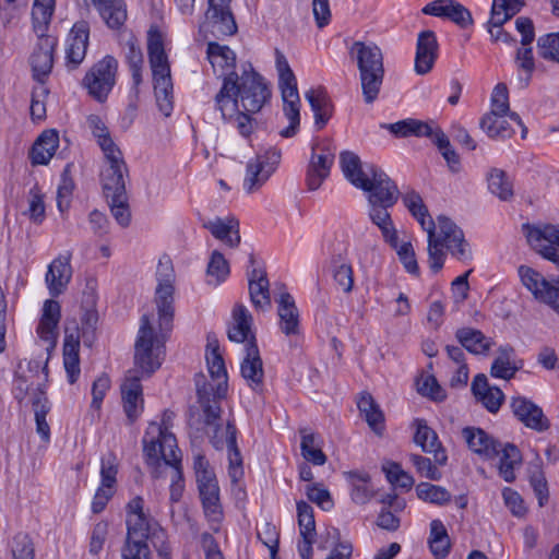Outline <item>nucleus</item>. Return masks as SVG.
Returning <instances> with one entry per match:
<instances>
[{"instance_id": "42", "label": "nucleus", "mask_w": 559, "mask_h": 559, "mask_svg": "<svg viewBox=\"0 0 559 559\" xmlns=\"http://www.w3.org/2000/svg\"><path fill=\"white\" fill-rule=\"evenodd\" d=\"M341 168L346 179L356 188L364 187V181L368 178V167H362L360 158L353 152H342L340 155ZM372 164H370L371 166Z\"/></svg>"}, {"instance_id": "6", "label": "nucleus", "mask_w": 559, "mask_h": 559, "mask_svg": "<svg viewBox=\"0 0 559 559\" xmlns=\"http://www.w3.org/2000/svg\"><path fill=\"white\" fill-rule=\"evenodd\" d=\"M348 53L356 61L364 100L372 104L380 93L384 66L381 49L372 41H354Z\"/></svg>"}, {"instance_id": "21", "label": "nucleus", "mask_w": 559, "mask_h": 559, "mask_svg": "<svg viewBox=\"0 0 559 559\" xmlns=\"http://www.w3.org/2000/svg\"><path fill=\"white\" fill-rule=\"evenodd\" d=\"M80 330L75 322L71 326L70 323L64 328V343H63V365L67 371L69 383L76 382L80 376Z\"/></svg>"}, {"instance_id": "51", "label": "nucleus", "mask_w": 559, "mask_h": 559, "mask_svg": "<svg viewBox=\"0 0 559 559\" xmlns=\"http://www.w3.org/2000/svg\"><path fill=\"white\" fill-rule=\"evenodd\" d=\"M515 64L519 71V85L525 88L528 86L535 70L533 49L530 45L523 46L516 50Z\"/></svg>"}, {"instance_id": "64", "label": "nucleus", "mask_w": 559, "mask_h": 559, "mask_svg": "<svg viewBox=\"0 0 559 559\" xmlns=\"http://www.w3.org/2000/svg\"><path fill=\"white\" fill-rule=\"evenodd\" d=\"M297 518L300 536H317L313 508L305 502H297Z\"/></svg>"}, {"instance_id": "52", "label": "nucleus", "mask_w": 559, "mask_h": 559, "mask_svg": "<svg viewBox=\"0 0 559 559\" xmlns=\"http://www.w3.org/2000/svg\"><path fill=\"white\" fill-rule=\"evenodd\" d=\"M230 273L229 263L217 250H214L211 253L207 267H206V276L207 284L217 286L221 283L225 282Z\"/></svg>"}, {"instance_id": "22", "label": "nucleus", "mask_w": 559, "mask_h": 559, "mask_svg": "<svg viewBox=\"0 0 559 559\" xmlns=\"http://www.w3.org/2000/svg\"><path fill=\"white\" fill-rule=\"evenodd\" d=\"M462 436L468 449L484 460H492L500 454L501 443L481 428L465 427Z\"/></svg>"}, {"instance_id": "10", "label": "nucleus", "mask_w": 559, "mask_h": 559, "mask_svg": "<svg viewBox=\"0 0 559 559\" xmlns=\"http://www.w3.org/2000/svg\"><path fill=\"white\" fill-rule=\"evenodd\" d=\"M211 443L216 450L224 447L228 451V475L233 483H238L243 476L242 457L237 447V428L233 421H228L225 427L215 425L214 433L211 437Z\"/></svg>"}, {"instance_id": "33", "label": "nucleus", "mask_w": 559, "mask_h": 559, "mask_svg": "<svg viewBox=\"0 0 559 559\" xmlns=\"http://www.w3.org/2000/svg\"><path fill=\"white\" fill-rule=\"evenodd\" d=\"M455 338L459 344L473 355L487 356L495 342L486 336L480 330L463 326L456 330Z\"/></svg>"}, {"instance_id": "41", "label": "nucleus", "mask_w": 559, "mask_h": 559, "mask_svg": "<svg viewBox=\"0 0 559 559\" xmlns=\"http://www.w3.org/2000/svg\"><path fill=\"white\" fill-rule=\"evenodd\" d=\"M197 394L201 407L203 408L204 423L209 426L215 425L221 415L218 400L222 397L215 396V388L212 383L200 385L197 382Z\"/></svg>"}, {"instance_id": "13", "label": "nucleus", "mask_w": 559, "mask_h": 559, "mask_svg": "<svg viewBox=\"0 0 559 559\" xmlns=\"http://www.w3.org/2000/svg\"><path fill=\"white\" fill-rule=\"evenodd\" d=\"M105 159L107 165L102 171V186L106 199L127 195L124 177L128 176V168L121 151L105 155Z\"/></svg>"}, {"instance_id": "62", "label": "nucleus", "mask_w": 559, "mask_h": 559, "mask_svg": "<svg viewBox=\"0 0 559 559\" xmlns=\"http://www.w3.org/2000/svg\"><path fill=\"white\" fill-rule=\"evenodd\" d=\"M193 469L198 488L218 483L214 471L211 468L209 461L202 453L194 455Z\"/></svg>"}, {"instance_id": "40", "label": "nucleus", "mask_w": 559, "mask_h": 559, "mask_svg": "<svg viewBox=\"0 0 559 559\" xmlns=\"http://www.w3.org/2000/svg\"><path fill=\"white\" fill-rule=\"evenodd\" d=\"M206 364L212 380L215 382V396L224 397L227 392V371L224 359L218 352V346L209 344L206 350Z\"/></svg>"}, {"instance_id": "45", "label": "nucleus", "mask_w": 559, "mask_h": 559, "mask_svg": "<svg viewBox=\"0 0 559 559\" xmlns=\"http://www.w3.org/2000/svg\"><path fill=\"white\" fill-rule=\"evenodd\" d=\"M301 454L306 461L314 465H323L326 462V455L321 449V439L319 436L308 431V429H301Z\"/></svg>"}, {"instance_id": "49", "label": "nucleus", "mask_w": 559, "mask_h": 559, "mask_svg": "<svg viewBox=\"0 0 559 559\" xmlns=\"http://www.w3.org/2000/svg\"><path fill=\"white\" fill-rule=\"evenodd\" d=\"M358 409L364 415L369 427L377 433H380L383 429L384 417L376 404L373 397L369 393H365L360 396L357 403Z\"/></svg>"}, {"instance_id": "46", "label": "nucleus", "mask_w": 559, "mask_h": 559, "mask_svg": "<svg viewBox=\"0 0 559 559\" xmlns=\"http://www.w3.org/2000/svg\"><path fill=\"white\" fill-rule=\"evenodd\" d=\"M489 191L501 201L513 198V182L507 173L499 168H491L487 175Z\"/></svg>"}, {"instance_id": "34", "label": "nucleus", "mask_w": 559, "mask_h": 559, "mask_svg": "<svg viewBox=\"0 0 559 559\" xmlns=\"http://www.w3.org/2000/svg\"><path fill=\"white\" fill-rule=\"evenodd\" d=\"M522 367L523 360L516 357L514 348L504 345L498 349V355L491 364L490 374L493 378L510 380Z\"/></svg>"}, {"instance_id": "11", "label": "nucleus", "mask_w": 559, "mask_h": 559, "mask_svg": "<svg viewBox=\"0 0 559 559\" xmlns=\"http://www.w3.org/2000/svg\"><path fill=\"white\" fill-rule=\"evenodd\" d=\"M527 233L526 238L531 247L539 253L544 259L552 262L559 269V226L558 225H543L523 226Z\"/></svg>"}, {"instance_id": "44", "label": "nucleus", "mask_w": 559, "mask_h": 559, "mask_svg": "<svg viewBox=\"0 0 559 559\" xmlns=\"http://www.w3.org/2000/svg\"><path fill=\"white\" fill-rule=\"evenodd\" d=\"M86 122L92 134L97 140V143L102 148L104 156L120 152L118 146L112 141L106 123L98 115H90L87 117Z\"/></svg>"}, {"instance_id": "29", "label": "nucleus", "mask_w": 559, "mask_h": 559, "mask_svg": "<svg viewBox=\"0 0 559 559\" xmlns=\"http://www.w3.org/2000/svg\"><path fill=\"white\" fill-rule=\"evenodd\" d=\"M382 129L388 130L396 138H427L430 140L438 124L433 121H421L418 119L407 118L394 123H381Z\"/></svg>"}, {"instance_id": "4", "label": "nucleus", "mask_w": 559, "mask_h": 559, "mask_svg": "<svg viewBox=\"0 0 559 559\" xmlns=\"http://www.w3.org/2000/svg\"><path fill=\"white\" fill-rule=\"evenodd\" d=\"M143 452L146 463L159 466L160 460L170 471V501L178 502L185 490V481L181 466V452L177 445V439L167 427L151 424L143 436Z\"/></svg>"}, {"instance_id": "2", "label": "nucleus", "mask_w": 559, "mask_h": 559, "mask_svg": "<svg viewBox=\"0 0 559 559\" xmlns=\"http://www.w3.org/2000/svg\"><path fill=\"white\" fill-rule=\"evenodd\" d=\"M271 97V90L264 79L251 64L243 68L241 74L231 72L214 97V108L222 117L235 115L239 103L247 112H259Z\"/></svg>"}, {"instance_id": "27", "label": "nucleus", "mask_w": 559, "mask_h": 559, "mask_svg": "<svg viewBox=\"0 0 559 559\" xmlns=\"http://www.w3.org/2000/svg\"><path fill=\"white\" fill-rule=\"evenodd\" d=\"M198 490L203 512L207 522L210 523V527L217 532L224 519L218 483L198 488Z\"/></svg>"}, {"instance_id": "48", "label": "nucleus", "mask_w": 559, "mask_h": 559, "mask_svg": "<svg viewBox=\"0 0 559 559\" xmlns=\"http://www.w3.org/2000/svg\"><path fill=\"white\" fill-rule=\"evenodd\" d=\"M403 203L412 215L418 221L424 230L436 229V225L430 217L421 197L415 192H406L403 198Z\"/></svg>"}, {"instance_id": "14", "label": "nucleus", "mask_w": 559, "mask_h": 559, "mask_svg": "<svg viewBox=\"0 0 559 559\" xmlns=\"http://www.w3.org/2000/svg\"><path fill=\"white\" fill-rule=\"evenodd\" d=\"M512 123L521 129V138L525 139L527 128L516 112L508 114H486L479 122L481 130L491 139H509L514 134Z\"/></svg>"}, {"instance_id": "9", "label": "nucleus", "mask_w": 559, "mask_h": 559, "mask_svg": "<svg viewBox=\"0 0 559 559\" xmlns=\"http://www.w3.org/2000/svg\"><path fill=\"white\" fill-rule=\"evenodd\" d=\"M278 86L283 98V111L289 121V126L283 129L280 134L283 138H292L297 133L300 122V98L294 72L280 73Z\"/></svg>"}, {"instance_id": "47", "label": "nucleus", "mask_w": 559, "mask_h": 559, "mask_svg": "<svg viewBox=\"0 0 559 559\" xmlns=\"http://www.w3.org/2000/svg\"><path fill=\"white\" fill-rule=\"evenodd\" d=\"M499 475L507 481L512 483L515 479L514 469L522 462L520 450L512 443L500 447Z\"/></svg>"}, {"instance_id": "61", "label": "nucleus", "mask_w": 559, "mask_h": 559, "mask_svg": "<svg viewBox=\"0 0 559 559\" xmlns=\"http://www.w3.org/2000/svg\"><path fill=\"white\" fill-rule=\"evenodd\" d=\"M269 286L270 284L267 278H262L260 282L250 281L249 295L255 309L264 311L271 307Z\"/></svg>"}, {"instance_id": "63", "label": "nucleus", "mask_w": 559, "mask_h": 559, "mask_svg": "<svg viewBox=\"0 0 559 559\" xmlns=\"http://www.w3.org/2000/svg\"><path fill=\"white\" fill-rule=\"evenodd\" d=\"M436 229L426 230L428 234V255L429 267L433 273H438L444 264L445 254L442 250L444 243L436 237Z\"/></svg>"}, {"instance_id": "37", "label": "nucleus", "mask_w": 559, "mask_h": 559, "mask_svg": "<svg viewBox=\"0 0 559 559\" xmlns=\"http://www.w3.org/2000/svg\"><path fill=\"white\" fill-rule=\"evenodd\" d=\"M277 313L280 329L287 336H297L300 333L299 311L293 296L283 293L280 296Z\"/></svg>"}, {"instance_id": "18", "label": "nucleus", "mask_w": 559, "mask_h": 559, "mask_svg": "<svg viewBox=\"0 0 559 559\" xmlns=\"http://www.w3.org/2000/svg\"><path fill=\"white\" fill-rule=\"evenodd\" d=\"M60 319V304L53 299L45 300L36 333L41 341L47 343V349H52L57 345Z\"/></svg>"}, {"instance_id": "59", "label": "nucleus", "mask_w": 559, "mask_h": 559, "mask_svg": "<svg viewBox=\"0 0 559 559\" xmlns=\"http://www.w3.org/2000/svg\"><path fill=\"white\" fill-rule=\"evenodd\" d=\"M119 463L114 452L104 454L100 459V485L116 489Z\"/></svg>"}, {"instance_id": "8", "label": "nucleus", "mask_w": 559, "mask_h": 559, "mask_svg": "<svg viewBox=\"0 0 559 559\" xmlns=\"http://www.w3.org/2000/svg\"><path fill=\"white\" fill-rule=\"evenodd\" d=\"M230 2L231 0H207L205 19L199 28L204 38L211 35L219 39L237 33L238 27Z\"/></svg>"}, {"instance_id": "3", "label": "nucleus", "mask_w": 559, "mask_h": 559, "mask_svg": "<svg viewBox=\"0 0 559 559\" xmlns=\"http://www.w3.org/2000/svg\"><path fill=\"white\" fill-rule=\"evenodd\" d=\"M368 178L359 189L368 193L369 217L379 227L384 239L396 247L397 234L388 212L399 200L400 190L396 183L378 166L368 167Z\"/></svg>"}, {"instance_id": "30", "label": "nucleus", "mask_w": 559, "mask_h": 559, "mask_svg": "<svg viewBox=\"0 0 559 559\" xmlns=\"http://www.w3.org/2000/svg\"><path fill=\"white\" fill-rule=\"evenodd\" d=\"M103 22L110 29H120L128 19L124 0H91Z\"/></svg>"}, {"instance_id": "5", "label": "nucleus", "mask_w": 559, "mask_h": 559, "mask_svg": "<svg viewBox=\"0 0 559 559\" xmlns=\"http://www.w3.org/2000/svg\"><path fill=\"white\" fill-rule=\"evenodd\" d=\"M55 10V0H35L32 8L34 32L38 40L31 55L29 63L33 79L44 84L53 67V53L58 44L55 36L46 35L45 32L50 23Z\"/></svg>"}, {"instance_id": "23", "label": "nucleus", "mask_w": 559, "mask_h": 559, "mask_svg": "<svg viewBox=\"0 0 559 559\" xmlns=\"http://www.w3.org/2000/svg\"><path fill=\"white\" fill-rule=\"evenodd\" d=\"M439 44L432 31L418 34L415 56V71L419 75L429 73L438 58Z\"/></svg>"}, {"instance_id": "39", "label": "nucleus", "mask_w": 559, "mask_h": 559, "mask_svg": "<svg viewBox=\"0 0 559 559\" xmlns=\"http://www.w3.org/2000/svg\"><path fill=\"white\" fill-rule=\"evenodd\" d=\"M203 226L210 230L216 239L230 248H235L240 243L239 222L234 217H216L204 223Z\"/></svg>"}, {"instance_id": "19", "label": "nucleus", "mask_w": 559, "mask_h": 559, "mask_svg": "<svg viewBox=\"0 0 559 559\" xmlns=\"http://www.w3.org/2000/svg\"><path fill=\"white\" fill-rule=\"evenodd\" d=\"M90 38V24L87 21H79L72 26L66 48L67 67L71 69L78 68L85 56Z\"/></svg>"}, {"instance_id": "15", "label": "nucleus", "mask_w": 559, "mask_h": 559, "mask_svg": "<svg viewBox=\"0 0 559 559\" xmlns=\"http://www.w3.org/2000/svg\"><path fill=\"white\" fill-rule=\"evenodd\" d=\"M153 524H157V521L144 512L143 498L138 496L131 499L127 504L126 540H145Z\"/></svg>"}, {"instance_id": "36", "label": "nucleus", "mask_w": 559, "mask_h": 559, "mask_svg": "<svg viewBox=\"0 0 559 559\" xmlns=\"http://www.w3.org/2000/svg\"><path fill=\"white\" fill-rule=\"evenodd\" d=\"M29 403L35 415L36 431L45 442H48L50 440V427L46 417L51 409V403L40 385L32 389Z\"/></svg>"}, {"instance_id": "56", "label": "nucleus", "mask_w": 559, "mask_h": 559, "mask_svg": "<svg viewBox=\"0 0 559 559\" xmlns=\"http://www.w3.org/2000/svg\"><path fill=\"white\" fill-rule=\"evenodd\" d=\"M430 141L437 145L440 153L442 154L443 158L447 160L450 169L452 171H457L460 166V157L455 150L451 146L450 141L448 136L444 134V132L437 127L436 131L430 138Z\"/></svg>"}, {"instance_id": "26", "label": "nucleus", "mask_w": 559, "mask_h": 559, "mask_svg": "<svg viewBox=\"0 0 559 559\" xmlns=\"http://www.w3.org/2000/svg\"><path fill=\"white\" fill-rule=\"evenodd\" d=\"M147 53L153 80L170 78V68L164 49L163 36L157 29H150L148 32Z\"/></svg>"}, {"instance_id": "58", "label": "nucleus", "mask_w": 559, "mask_h": 559, "mask_svg": "<svg viewBox=\"0 0 559 559\" xmlns=\"http://www.w3.org/2000/svg\"><path fill=\"white\" fill-rule=\"evenodd\" d=\"M519 276L524 287H526L537 300L539 292H542L547 281L539 272L527 265H520L518 269Z\"/></svg>"}, {"instance_id": "60", "label": "nucleus", "mask_w": 559, "mask_h": 559, "mask_svg": "<svg viewBox=\"0 0 559 559\" xmlns=\"http://www.w3.org/2000/svg\"><path fill=\"white\" fill-rule=\"evenodd\" d=\"M538 56L554 63H559V32L540 36L537 39Z\"/></svg>"}, {"instance_id": "35", "label": "nucleus", "mask_w": 559, "mask_h": 559, "mask_svg": "<svg viewBox=\"0 0 559 559\" xmlns=\"http://www.w3.org/2000/svg\"><path fill=\"white\" fill-rule=\"evenodd\" d=\"M206 57L214 72L223 80L231 72H236V53L228 46L209 41Z\"/></svg>"}, {"instance_id": "12", "label": "nucleus", "mask_w": 559, "mask_h": 559, "mask_svg": "<svg viewBox=\"0 0 559 559\" xmlns=\"http://www.w3.org/2000/svg\"><path fill=\"white\" fill-rule=\"evenodd\" d=\"M335 151L329 142L318 143L312 146V154L307 167L306 183L310 191L318 190L329 177L334 163Z\"/></svg>"}, {"instance_id": "7", "label": "nucleus", "mask_w": 559, "mask_h": 559, "mask_svg": "<svg viewBox=\"0 0 559 559\" xmlns=\"http://www.w3.org/2000/svg\"><path fill=\"white\" fill-rule=\"evenodd\" d=\"M117 73V59L110 55H106L85 73L82 85L95 100L104 103L116 85Z\"/></svg>"}, {"instance_id": "53", "label": "nucleus", "mask_w": 559, "mask_h": 559, "mask_svg": "<svg viewBox=\"0 0 559 559\" xmlns=\"http://www.w3.org/2000/svg\"><path fill=\"white\" fill-rule=\"evenodd\" d=\"M522 0H493L488 25H503L522 8Z\"/></svg>"}, {"instance_id": "1", "label": "nucleus", "mask_w": 559, "mask_h": 559, "mask_svg": "<svg viewBox=\"0 0 559 559\" xmlns=\"http://www.w3.org/2000/svg\"><path fill=\"white\" fill-rule=\"evenodd\" d=\"M156 276L158 284L155 292V304L160 337L155 334L148 316H142L134 345V365L136 369L128 371L121 385L123 411L130 423H134L143 412V390L138 372L142 377H150L162 366L164 333L171 330L175 314L174 270L168 259L166 261L159 260Z\"/></svg>"}, {"instance_id": "50", "label": "nucleus", "mask_w": 559, "mask_h": 559, "mask_svg": "<svg viewBox=\"0 0 559 559\" xmlns=\"http://www.w3.org/2000/svg\"><path fill=\"white\" fill-rule=\"evenodd\" d=\"M330 271L337 287L345 294H349L354 287L352 265L346 263L341 257H337L331 260Z\"/></svg>"}, {"instance_id": "25", "label": "nucleus", "mask_w": 559, "mask_h": 559, "mask_svg": "<svg viewBox=\"0 0 559 559\" xmlns=\"http://www.w3.org/2000/svg\"><path fill=\"white\" fill-rule=\"evenodd\" d=\"M253 318L243 305H236L231 313V322L228 326L227 335L229 341L235 343L257 342L252 331Z\"/></svg>"}, {"instance_id": "20", "label": "nucleus", "mask_w": 559, "mask_h": 559, "mask_svg": "<svg viewBox=\"0 0 559 559\" xmlns=\"http://www.w3.org/2000/svg\"><path fill=\"white\" fill-rule=\"evenodd\" d=\"M245 352L246 355L240 364L241 377L254 392L260 393L264 386V370L257 342L247 344Z\"/></svg>"}, {"instance_id": "38", "label": "nucleus", "mask_w": 559, "mask_h": 559, "mask_svg": "<svg viewBox=\"0 0 559 559\" xmlns=\"http://www.w3.org/2000/svg\"><path fill=\"white\" fill-rule=\"evenodd\" d=\"M59 146V134L49 129L41 132L32 146L29 158L33 165H47Z\"/></svg>"}, {"instance_id": "24", "label": "nucleus", "mask_w": 559, "mask_h": 559, "mask_svg": "<svg viewBox=\"0 0 559 559\" xmlns=\"http://www.w3.org/2000/svg\"><path fill=\"white\" fill-rule=\"evenodd\" d=\"M72 278L70 255H59L48 266L45 281L52 297L66 292Z\"/></svg>"}, {"instance_id": "16", "label": "nucleus", "mask_w": 559, "mask_h": 559, "mask_svg": "<svg viewBox=\"0 0 559 559\" xmlns=\"http://www.w3.org/2000/svg\"><path fill=\"white\" fill-rule=\"evenodd\" d=\"M439 239L451 254L459 261L466 262L471 260L472 252L464 238L463 231L454 222L445 216H438Z\"/></svg>"}, {"instance_id": "17", "label": "nucleus", "mask_w": 559, "mask_h": 559, "mask_svg": "<svg viewBox=\"0 0 559 559\" xmlns=\"http://www.w3.org/2000/svg\"><path fill=\"white\" fill-rule=\"evenodd\" d=\"M510 406L513 415L525 427L537 432L549 429V419L545 416L543 409L531 400L523 396L512 397Z\"/></svg>"}, {"instance_id": "31", "label": "nucleus", "mask_w": 559, "mask_h": 559, "mask_svg": "<svg viewBox=\"0 0 559 559\" xmlns=\"http://www.w3.org/2000/svg\"><path fill=\"white\" fill-rule=\"evenodd\" d=\"M314 116V126L322 130L333 116L334 105L326 90L322 86L310 88L305 94Z\"/></svg>"}, {"instance_id": "28", "label": "nucleus", "mask_w": 559, "mask_h": 559, "mask_svg": "<svg viewBox=\"0 0 559 559\" xmlns=\"http://www.w3.org/2000/svg\"><path fill=\"white\" fill-rule=\"evenodd\" d=\"M416 432L414 441L419 445L424 452L433 454V461L443 466L448 462L445 449L439 441L438 435L435 430L427 426L425 420H416Z\"/></svg>"}, {"instance_id": "57", "label": "nucleus", "mask_w": 559, "mask_h": 559, "mask_svg": "<svg viewBox=\"0 0 559 559\" xmlns=\"http://www.w3.org/2000/svg\"><path fill=\"white\" fill-rule=\"evenodd\" d=\"M416 493L420 500L435 504H444L451 499V495L445 488L430 483L417 485Z\"/></svg>"}, {"instance_id": "55", "label": "nucleus", "mask_w": 559, "mask_h": 559, "mask_svg": "<svg viewBox=\"0 0 559 559\" xmlns=\"http://www.w3.org/2000/svg\"><path fill=\"white\" fill-rule=\"evenodd\" d=\"M154 91L158 109L165 117H169L174 108L171 78L154 81Z\"/></svg>"}, {"instance_id": "32", "label": "nucleus", "mask_w": 559, "mask_h": 559, "mask_svg": "<svg viewBox=\"0 0 559 559\" xmlns=\"http://www.w3.org/2000/svg\"><path fill=\"white\" fill-rule=\"evenodd\" d=\"M472 392L476 400L490 413H497L504 401L503 392L497 386H490L485 374H477L472 382Z\"/></svg>"}, {"instance_id": "54", "label": "nucleus", "mask_w": 559, "mask_h": 559, "mask_svg": "<svg viewBox=\"0 0 559 559\" xmlns=\"http://www.w3.org/2000/svg\"><path fill=\"white\" fill-rule=\"evenodd\" d=\"M270 177V170H265L259 159L251 158L247 164L243 189L248 193H252L260 189Z\"/></svg>"}, {"instance_id": "43", "label": "nucleus", "mask_w": 559, "mask_h": 559, "mask_svg": "<svg viewBox=\"0 0 559 559\" xmlns=\"http://www.w3.org/2000/svg\"><path fill=\"white\" fill-rule=\"evenodd\" d=\"M428 544L431 554L437 559H443L449 555L451 542L447 528L440 520L431 521Z\"/></svg>"}]
</instances>
